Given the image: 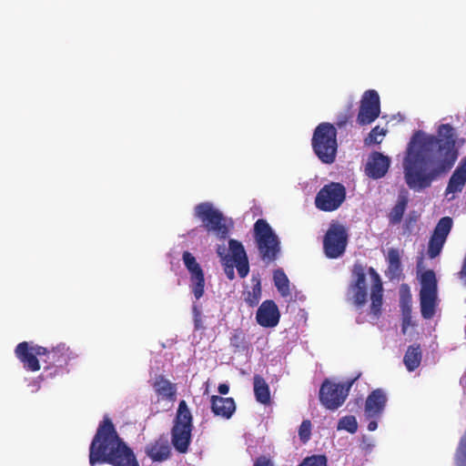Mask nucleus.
I'll return each instance as SVG.
<instances>
[{
  "mask_svg": "<svg viewBox=\"0 0 466 466\" xmlns=\"http://www.w3.org/2000/svg\"><path fill=\"white\" fill-rule=\"evenodd\" d=\"M422 360V351L420 344H413L408 347L403 363L409 371H414L420 365Z\"/></svg>",
  "mask_w": 466,
  "mask_h": 466,
  "instance_id": "25",
  "label": "nucleus"
},
{
  "mask_svg": "<svg viewBox=\"0 0 466 466\" xmlns=\"http://www.w3.org/2000/svg\"><path fill=\"white\" fill-rule=\"evenodd\" d=\"M351 274L353 279L349 289L352 292V301L357 308H362L368 297L365 267L360 262L354 263Z\"/></svg>",
  "mask_w": 466,
  "mask_h": 466,
  "instance_id": "14",
  "label": "nucleus"
},
{
  "mask_svg": "<svg viewBox=\"0 0 466 466\" xmlns=\"http://www.w3.org/2000/svg\"><path fill=\"white\" fill-rule=\"evenodd\" d=\"M253 237L261 260L266 263L275 261L280 253V241L265 219L259 218L255 222Z\"/></svg>",
  "mask_w": 466,
  "mask_h": 466,
  "instance_id": "4",
  "label": "nucleus"
},
{
  "mask_svg": "<svg viewBox=\"0 0 466 466\" xmlns=\"http://www.w3.org/2000/svg\"><path fill=\"white\" fill-rule=\"evenodd\" d=\"M466 185V156L461 159L455 170L449 178L445 188V196L452 194L449 200L455 198V194L461 193Z\"/></svg>",
  "mask_w": 466,
  "mask_h": 466,
  "instance_id": "18",
  "label": "nucleus"
},
{
  "mask_svg": "<svg viewBox=\"0 0 466 466\" xmlns=\"http://www.w3.org/2000/svg\"><path fill=\"white\" fill-rule=\"evenodd\" d=\"M351 105L349 106L348 107V110L347 112L345 113H342V114H339L338 116H337V120H336V126L338 127H343L347 125V123L349 122V120L351 118L352 115H351Z\"/></svg>",
  "mask_w": 466,
  "mask_h": 466,
  "instance_id": "40",
  "label": "nucleus"
},
{
  "mask_svg": "<svg viewBox=\"0 0 466 466\" xmlns=\"http://www.w3.org/2000/svg\"><path fill=\"white\" fill-rule=\"evenodd\" d=\"M211 410L215 416L230 419L236 410V403L233 398H224L213 395L210 399Z\"/></svg>",
  "mask_w": 466,
  "mask_h": 466,
  "instance_id": "22",
  "label": "nucleus"
},
{
  "mask_svg": "<svg viewBox=\"0 0 466 466\" xmlns=\"http://www.w3.org/2000/svg\"><path fill=\"white\" fill-rule=\"evenodd\" d=\"M299 466H328V459L325 455H311L306 457Z\"/></svg>",
  "mask_w": 466,
  "mask_h": 466,
  "instance_id": "36",
  "label": "nucleus"
},
{
  "mask_svg": "<svg viewBox=\"0 0 466 466\" xmlns=\"http://www.w3.org/2000/svg\"><path fill=\"white\" fill-rule=\"evenodd\" d=\"M338 430H345L350 433H355L358 430V422L354 416L342 417L338 423Z\"/></svg>",
  "mask_w": 466,
  "mask_h": 466,
  "instance_id": "35",
  "label": "nucleus"
},
{
  "mask_svg": "<svg viewBox=\"0 0 466 466\" xmlns=\"http://www.w3.org/2000/svg\"><path fill=\"white\" fill-rule=\"evenodd\" d=\"M386 135V130L384 128H380L379 126L373 127L369 135L364 138V144L366 146H371L375 144H380L381 142L380 137H384Z\"/></svg>",
  "mask_w": 466,
  "mask_h": 466,
  "instance_id": "34",
  "label": "nucleus"
},
{
  "mask_svg": "<svg viewBox=\"0 0 466 466\" xmlns=\"http://www.w3.org/2000/svg\"><path fill=\"white\" fill-rule=\"evenodd\" d=\"M45 359L43 361L47 364L46 370L51 368H65L68 365V362L73 359V353L65 343H60L56 347L48 350L44 355Z\"/></svg>",
  "mask_w": 466,
  "mask_h": 466,
  "instance_id": "15",
  "label": "nucleus"
},
{
  "mask_svg": "<svg viewBox=\"0 0 466 466\" xmlns=\"http://www.w3.org/2000/svg\"><path fill=\"white\" fill-rule=\"evenodd\" d=\"M380 114V100L376 90L370 89L363 93L357 122L360 126H367L374 122Z\"/></svg>",
  "mask_w": 466,
  "mask_h": 466,
  "instance_id": "11",
  "label": "nucleus"
},
{
  "mask_svg": "<svg viewBox=\"0 0 466 466\" xmlns=\"http://www.w3.org/2000/svg\"><path fill=\"white\" fill-rule=\"evenodd\" d=\"M456 139V130L450 124L440 125L436 136H423L420 131L413 135L403 159L404 179L410 189L422 191L453 167L459 157Z\"/></svg>",
  "mask_w": 466,
  "mask_h": 466,
  "instance_id": "1",
  "label": "nucleus"
},
{
  "mask_svg": "<svg viewBox=\"0 0 466 466\" xmlns=\"http://www.w3.org/2000/svg\"><path fill=\"white\" fill-rule=\"evenodd\" d=\"M218 390L221 395H227L229 391V387L226 383H221L218 385Z\"/></svg>",
  "mask_w": 466,
  "mask_h": 466,
  "instance_id": "45",
  "label": "nucleus"
},
{
  "mask_svg": "<svg viewBox=\"0 0 466 466\" xmlns=\"http://www.w3.org/2000/svg\"><path fill=\"white\" fill-rule=\"evenodd\" d=\"M153 389L157 394V396H159L163 400L173 401L176 399V384L170 382L163 375H158L156 377L155 381L153 383Z\"/></svg>",
  "mask_w": 466,
  "mask_h": 466,
  "instance_id": "23",
  "label": "nucleus"
},
{
  "mask_svg": "<svg viewBox=\"0 0 466 466\" xmlns=\"http://www.w3.org/2000/svg\"><path fill=\"white\" fill-rule=\"evenodd\" d=\"M311 434V422L309 420H305L301 422L299 429V436L302 442H307L310 439Z\"/></svg>",
  "mask_w": 466,
  "mask_h": 466,
  "instance_id": "37",
  "label": "nucleus"
},
{
  "mask_svg": "<svg viewBox=\"0 0 466 466\" xmlns=\"http://www.w3.org/2000/svg\"><path fill=\"white\" fill-rule=\"evenodd\" d=\"M401 316L411 315V303L410 299H403L400 304Z\"/></svg>",
  "mask_w": 466,
  "mask_h": 466,
  "instance_id": "43",
  "label": "nucleus"
},
{
  "mask_svg": "<svg viewBox=\"0 0 466 466\" xmlns=\"http://www.w3.org/2000/svg\"><path fill=\"white\" fill-rule=\"evenodd\" d=\"M146 453L154 461H164L170 456V448L167 441H157L147 447Z\"/></svg>",
  "mask_w": 466,
  "mask_h": 466,
  "instance_id": "24",
  "label": "nucleus"
},
{
  "mask_svg": "<svg viewBox=\"0 0 466 466\" xmlns=\"http://www.w3.org/2000/svg\"><path fill=\"white\" fill-rule=\"evenodd\" d=\"M390 166V158L380 152H372L365 167L367 176L373 179L383 177Z\"/></svg>",
  "mask_w": 466,
  "mask_h": 466,
  "instance_id": "17",
  "label": "nucleus"
},
{
  "mask_svg": "<svg viewBox=\"0 0 466 466\" xmlns=\"http://www.w3.org/2000/svg\"><path fill=\"white\" fill-rule=\"evenodd\" d=\"M217 253L220 258L221 263L224 262V258H230L228 254H226L225 247L218 246L217 249Z\"/></svg>",
  "mask_w": 466,
  "mask_h": 466,
  "instance_id": "44",
  "label": "nucleus"
},
{
  "mask_svg": "<svg viewBox=\"0 0 466 466\" xmlns=\"http://www.w3.org/2000/svg\"><path fill=\"white\" fill-rule=\"evenodd\" d=\"M46 352V348L27 341L18 343L15 349V357L23 364L24 369L32 372L40 370L37 356L44 357Z\"/></svg>",
  "mask_w": 466,
  "mask_h": 466,
  "instance_id": "10",
  "label": "nucleus"
},
{
  "mask_svg": "<svg viewBox=\"0 0 466 466\" xmlns=\"http://www.w3.org/2000/svg\"><path fill=\"white\" fill-rule=\"evenodd\" d=\"M107 463L112 466H139L130 447L118 436L108 417L100 422L89 447V464Z\"/></svg>",
  "mask_w": 466,
  "mask_h": 466,
  "instance_id": "2",
  "label": "nucleus"
},
{
  "mask_svg": "<svg viewBox=\"0 0 466 466\" xmlns=\"http://www.w3.org/2000/svg\"><path fill=\"white\" fill-rule=\"evenodd\" d=\"M193 321L195 330H203L205 326L203 323V317L200 309L198 305L194 304L192 307Z\"/></svg>",
  "mask_w": 466,
  "mask_h": 466,
  "instance_id": "38",
  "label": "nucleus"
},
{
  "mask_svg": "<svg viewBox=\"0 0 466 466\" xmlns=\"http://www.w3.org/2000/svg\"><path fill=\"white\" fill-rule=\"evenodd\" d=\"M369 273L372 278V285L370 290V314L379 319L381 315V308L383 303V287L380 275L373 268H369Z\"/></svg>",
  "mask_w": 466,
  "mask_h": 466,
  "instance_id": "19",
  "label": "nucleus"
},
{
  "mask_svg": "<svg viewBox=\"0 0 466 466\" xmlns=\"http://www.w3.org/2000/svg\"><path fill=\"white\" fill-rule=\"evenodd\" d=\"M195 216L199 218L207 231L214 233L218 238H228L229 229L223 214L209 202H203L195 207Z\"/></svg>",
  "mask_w": 466,
  "mask_h": 466,
  "instance_id": "6",
  "label": "nucleus"
},
{
  "mask_svg": "<svg viewBox=\"0 0 466 466\" xmlns=\"http://www.w3.org/2000/svg\"><path fill=\"white\" fill-rule=\"evenodd\" d=\"M224 267V271L227 278L229 280H233L235 279V271H234V263L231 258H224V262L221 263Z\"/></svg>",
  "mask_w": 466,
  "mask_h": 466,
  "instance_id": "39",
  "label": "nucleus"
},
{
  "mask_svg": "<svg viewBox=\"0 0 466 466\" xmlns=\"http://www.w3.org/2000/svg\"><path fill=\"white\" fill-rule=\"evenodd\" d=\"M388 272L391 278L397 277L401 271L400 252L397 248H390L387 256Z\"/></svg>",
  "mask_w": 466,
  "mask_h": 466,
  "instance_id": "32",
  "label": "nucleus"
},
{
  "mask_svg": "<svg viewBox=\"0 0 466 466\" xmlns=\"http://www.w3.org/2000/svg\"><path fill=\"white\" fill-rule=\"evenodd\" d=\"M452 225L451 217H443L438 221L428 243L427 253L430 258H435L441 254Z\"/></svg>",
  "mask_w": 466,
  "mask_h": 466,
  "instance_id": "12",
  "label": "nucleus"
},
{
  "mask_svg": "<svg viewBox=\"0 0 466 466\" xmlns=\"http://www.w3.org/2000/svg\"><path fill=\"white\" fill-rule=\"evenodd\" d=\"M228 248L238 276L246 278L249 272V264L244 246L238 240L229 239Z\"/></svg>",
  "mask_w": 466,
  "mask_h": 466,
  "instance_id": "20",
  "label": "nucleus"
},
{
  "mask_svg": "<svg viewBox=\"0 0 466 466\" xmlns=\"http://www.w3.org/2000/svg\"><path fill=\"white\" fill-rule=\"evenodd\" d=\"M253 466H275V465L269 457L261 455V456H258L255 460Z\"/></svg>",
  "mask_w": 466,
  "mask_h": 466,
  "instance_id": "41",
  "label": "nucleus"
},
{
  "mask_svg": "<svg viewBox=\"0 0 466 466\" xmlns=\"http://www.w3.org/2000/svg\"><path fill=\"white\" fill-rule=\"evenodd\" d=\"M230 345L236 350H244L247 348L246 335L241 329H235L230 337Z\"/></svg>",
  "mask_w": 466,
  "mask_h": 466,
  "instance_id": "33",
  "label": "nucleus"
},
{
  "mask_svg": "<svg viewBox=\"0 0 466 466\" xmlns=\"http://www.w3.org/2000/svg\"><path fill=\"white\" fill-rule=\"evenodd\" d=\"M347 191L343 184L329 182L324 185L315 197V207L324 212L339 209L346 200Z\"/></svg>",
  "mask_w": 466,
  "mask_h": 466,
  "instance_id": "8",
  "label": "nucleus"
},
{
  "mask_svg": "<svg viewBox=\"0 0 466 466\" xmlns=\"http://www.w3.org/2000/svg\"><path fill=\"white\" fill-rule=\"evenodd\" d=\"M401 332L402 334H406L409 327L414 326L415 323L412 321V316H401Z\"/></svg>",
  "mask_w": 466,
  "mask_h": 466,
  "instance_id": "42",
  "label": "nucleus"
},
{
  "mask_svg": "<svg viewBox=\"0 0 466 466\" xmlns=\"http://www.w3.org/2000/svg\"><path fill=\"white\" fill-rule=\"evenodd\" d=\"M408 203L409 198L407 191L400 192L398 196L395 206L391 208L389 214V221L391 225H398L400 223Z\"/></svg>",
  "mask_w": 466,
  "mask_h": 466,
  "instance_id": "26",
  "label": "nucleus"
},
{
  "mask_svg": "<svg viewBox=\"0 0 466 466\" xmlns=\"http://www.w3.org/2000/svg\"><path fill=\"white\" fill-rule=\"evenodd\" d=\"M349 234L346 227L338 221H331L323 238V251L328 258L341 257L347 248Z\"/></svg>",
  "mask_w": 466,
  "mask_h": 466,
  "instance_id": "7",
  "label": "nucleus"
},
{
  "mask_svg": "<svg viewBox=\"0 0 466 466\" xmlns=\"http://www.w3.org/2000/svg\"><path fill=\"white\" fill-rule=\"evenodd\" d=\"M312 148L324 164H332L336 159L338 143L336 127L329 123H320L314 130Z\"/></svg>",
  "mask_w": 466,
  "mask_h": 466,
  "instance_id": "5",
  "label": "nucleus"
},
{
  "mask_svg": "<svg viewBox=\"0 0 466 466\" xmlns=\"http://www.w3.org/2000/svg\"><path fill=\"white\" fill-rule=\"evenodd\" d=\"M421 289L420 293L437 294V279L433 270L429 269L421 274Z\"/></svg>",
  "mask_w": 466,
  "mask_h": 466,
  "instance_id": "31",
  "label": "nucleus"
},
{
  "mask_svg": "<svg viewBox=\"0 0 466 466\" xmlns=\"http://www.w3.org/2000/svg\"><path fill=\"white\" fill-rule=\"evenodd\" d=\"M355 380L345 383H335L325 379L319 389V401L328 410H337L346 400Z\"/></svg>",
  "mask_w": 466,
  "mask_h": 466,
  "instance_id": "9",
  "label": "nucleus"
},
{
  "mask_svg": "<svg viewBox=\"0 0 466 466\" xmlns=\"http://www.w3.org/2000/svg\"><path fill=\"white\" fill-rule=\"evenodd\" d=\"M273 280L275 287L280 295L284 298H287L291 295L289 289V280L283 271V269H276L273 273Z\"/></svg>",
  "mask_w": 466,
  "mask_h": 466,
  "instance_id": "30",
  "label": "nucleus"
},
{
  "mask_svg": "<svg viewBox=\"0 0 466 466\" xmlns=\"http://www.w3.org/2000/svg\"><path fill=\"white\" fill-rule=\"evenodd\" d=\"M387 397L381 389L372 390L365 402V412L369 418H379L386 406Z\"/></svg>",
  "mask_w": 466,
  "mask_h": 466,
  "instance_id": "21",
  "label": "nucleus"
},
{
  "mask_svg": "<svg viewBox=\"0 0 466 466\" xmlns=\"http://www.w3.org/2000/svg\"><path fill=\"white\" fill-rule=\"evenodd\" d=\"M252 289L248 291H244V300L245 302L251 308L257 306L261 298V281L258 276L252 277Z\"/></svg>",
  "mask_w": 466,
  "mask_h": 466,
  "instance_id": "29",
  "label": "nucleus"
},
{
  "mask_svg": "<svg viewBox=\"0 0 466 466\" xmlns=\"http://www.w3.org/2000/svg\"><path fill=\"white\" fill-rule=\"evenodd\" d=\"M182 260L190 274V288L196 299H199L205 293V275L196 258L189 252L184 251Z\"/></svg>",
  "mask_w": 466,
  "mask_h": 466,
  "instance_id": "13",
  "label": "nucleus"
},
{
  "mask_svg": "<svg viewBox=\"0 0 466 466\" xmlns=\"http://www.w3.org/2000/svg\"><path fill=\"white\" fill-rule=\"evenodd\" d=\"M420 312L425 319H431L435 315L437 294L420 293Z\"/></svg>",
  "mask_w": 466,
  "mask_h": 466,
  "instance_id": "28",
  "label": "nucleus"
},
{
  "mask_svg": "<svg viewBox=\"0 0 466 466\" xmlns=\"http://www.w3.org/2000/svg\"><path fill=\"white\" fill-rule=\"evenodd\" d=\"M254 395L256 400L261 404L270 403V390L268 384L260 375H255L253 378Z\"/></svg>",
  "mask_w": 466,
  "mask_h": 466,
  "instance_id": "27",
  "label": "nucleus"
},
{
  "mask_svg": "<svg viewBox=\"0 0 466 466\" xmlns=\"http://www.w3.org/2000/svg\"><path fill=\"white\" fill-rule=\"evenodd\" d=\"M192 430L193 416L186 400H182L178 403L171 429V443L177 451L186 453L188 451Z\"/></svg>",
  "mask_w": 466,
  "mask_h": 466,
  "instance_id": "3",
  "label": "nucleus"
},
{
  "mask_svg": "<svg viewBox=\"0 0 466 466\" xmlns=\"http://www.w3.org/2000/svg\"><path fill=\"white\" fill-rule=\"evenodd\" d=\"M280 319V312L274 300L267 299L261 303L256 313L258 324L264 328L276 327Z\"/></svg>",
  "mask_w": 466,
  "mask_h": 466,
  "instance_id": "16",
  "label": "nucleus"
},
{
  "mask_svg": "<svg viewBox=\"0 0 466 466\" xmlns=\"http://www.w3.org/2000/svg\"><path fill=\"white\" fill-rule=\"evenodd\" d=\"M377 427H378V423H377V421H376V420H370V421L368 423V426H367V428H368V430H369L370 431H375V430L377 429Z\"/></svg>",
  "mask_w": 466,
  "mask_h": 466,
  "instance_id": "46",
  "label": "nucleus"
}]
</instances>
